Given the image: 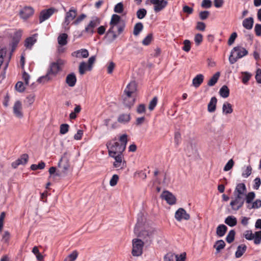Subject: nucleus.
<instances>
[{
	"instance_id": "12",
	"label": "nucleus",
	"mask_w": 261,
	"mask_h": 261,
	"mask_svg": "<svg viewBox=\"0 0 261 261\" xmlns=\"http://www.w3.org/2000/svg\"><path fill=\"white\" fill-rule=\"evenodd\" d=\"M115 159V162L113 163V166L115 168L123 169L125 166V161L123 162L122 153L115 154L114 156H111Z\"/></svg>"
},
{
	"instance_id": "57",
	"label": "nucleus",
	"mask_w": 261,
	"mask_h": 261,
	"mask_svg": "<svg viewBox=\"0 0 261 261\" xmlns=\"http://www.w3.org/2000/svg\"><path fill=\"white\" fill-rule=\"evenodd\" d=\"M15 88L20 92H23L24 90L23 83L22 82H18L15 85Z\"/></svg>"
},
{
	"instance_id": "17",
	"label": "nucleus",
	"mask_w": 261,
	"mask_h": 261,
	"mask_svg": "<svg viewBox=\"0 0 261 261\" xmlns=\"http://www.w3.org/2000/svg\"><path fill=\"white\" fill-rule=\"evenodd\" d=\"M21 102L19 100L16 101L15 102L13 106V113L16 117L18 118H21L23 116V114L21 112Z\"/></svg>"
},
{
	"instance_id": "20",
	"label": "nucleus",
	"mask_w": 261,
	"mask_h": 261,
	"mask_svg": "<svg viewBox=\"0 0 261 261\" xmlns=\"http://www.w3.org/2000/svg\"><path fill=\"white\" fill-rule=\"evenodd\" d=\"M76 82V77L74 73H71L67 75L66 78V83L70 87L75 86Z\"/></svg>"
},
{
	"instance_id": "7",
	"label": "nucleus",
	"mask_w": 261,
	"mask_h": 261,
	"mask_svg": "<svg viewBox=\"0 0 261 261\" xmlns=\"http://www.w3.org/2000/svg\"><path fill=\"white\" fill-rule=\"evenodd\" d=\"M137 90V84L135 81L130 82L126 86V88L124 90V92L125 94L127 95L128 97H129L130 100V103H127L126 101H125V103L128 105L130 106L133 103H134L135 102V98L132 96V94L134 93Z\"/></svg>"
},
{
	"instance_id": "4",
	"label": "nucleus",
	"mask_w": 261,
	"mask_h": 261,
	"mask_svg": "<svg viewBox=\"0 0 261 261\" xmlns=\"http://www.w3.org/2000/svg\"><path fill=\"white\" fill-rule=\"evenodd\" d=\"M248 54V51L244 47L237 46L232 49L231 54L229 57V61L230 64L235 63L239 59H240Z\"/></svg>"
},
{
	"instance_id": "16",
	"label": "nucleus",
	"mask_w": 261,
	"mask_h": 261,
	"mask_svg": "<svg viewBox=\"0 0 261 261\" xmlns=\"http://www.w3.org/2000/svg\"><path fill=\"white\" fill-rule=\"evenodd\" d=\"M161 196L163 199H165L170 205L174 204L176 203V199L171 192L167 191H164Z\"/></svg>"
},
{
	"instance_id": "23",
	"label": "nucleus",
	"mask_w": 261,
	"mask_h": 261,
	"mask_svg": "<svg viewBox=\"0 0 261 261\" xmlns=\"http://www.w3.org/2000/svg\"><path fill=\"white\" fill-rule=\"evenodd\" d=\"M204 80V76L202 74H199L197 75L192 81L193 85L195 88H198L202 83Z\"/></svg>"
},
{
	"instance_id": "32",
	"label": "nucleus",
	"mask_w": 261,
	"mask_h": 261,
	"mask_svg": "<svg viewBox=\"0 0 261 261\" xmlns=\"http://www.w3.org/2000/svg\"><path fill=\"white\" fill-rule=\"evenodd\" d=\"M219 94L223 98H227L229 95V90L227 86L224 85L220 89Z\"/></svg>"
},
{
	"instance_id": "33",
	"label": "nucleus",
	"mask_w": 261,
	"mask_h": 261,
	"mask_svg": "<svg viewBox=\"0 0 261 261\" xmlns=\"http://www.w3.org/2000/svg\"><path fill=\"white\" fill-rule=\"evenodd\" d=\"M220 73L219 72H217L210 79L207 83V85L209 86H213L217 82L219 77L220 76Z\"/></svg>"
},
{
	"instance_id": "39",
	"label": "nucleus",
	"mask_w": 261,
	"mask_h": 261,
	"mask_svg": "<svg viewBox=\"0 0 261 261\" xmlns=\"http://www.w3.org/2000/svg\"><path fill=\"white\" fill-rule=\"evenodd\" d=\"M153 39V35L151 33L148 34L147 36L142 40V44L144 45H148L150 44Z\"/></svg>"
},
{
	"instance_id": "25",
	"label": "nucleus",
	"mask_w": 261,
	"mask_h": 261,
	"mask_svg": "<svg viewBox=\"0 0 261 261\" xmlns=\"http://www.w3.org/2000/svg\"><path fill=\"white\" fill-rule=\"evenodd\" d=\"M36 35L33 36H31L27 38L24 41V46L27 48L31 49L33 45L37 41V39L35 38Z\"/></svg>"
},
{
	"instance_id": "35",
	"label": "nucleus",
	"mask_w": 261,
	"mask_h": 261,
	"mask_svg": "<svg viewBox=\"0 0 261 261\" xmlns=\"http://www.w3.org/2000/svg\"><path fill=\"white\" fill-rule=\"evenodd\" d=\"M225 246V243L224 241L220 240L217 241L215 245L214 248H216L217 252L218 253L221 250L223 249Z\"/></svg>"
},
{
	"instance_id": "26",
	"label": "nucleus",
	"mask_w": 261,
	"mask_h": 261,
	"mask_svg": "<svg viewBox=\"0 0 261 261\" xmlns=\"http://www.w3.org/2000/svg\"><path fill=\"white\" fill-rule=\"evenodd\" d=\"M247 247L245 244H241L239 245L235 253V256L237 258L241 257L245 252Z\"/></svg>"
},
{
	"instance_id": "64",
	"label": "nucleus",
	"mask_w": 261,
	"mask_h": 261,
	"mask_svg": "<svg viewBox=\"0 0 261 261\" xmlns=\"http://www.w3.org/2000/svg\"><path fill=\"white\" fill-rule=\"evenodd\" d=\"M255 79L257 83L261 84V69H258L256 70Z\"/></svg>"
},
{
	"instance_id": "28",
	"label": "nucleus",
	"mask_w": 261,
	"mask_h": 261,
	"mask_svg": "<svg viewBox=\"0 0 261 261\" xmlns=\"http://www.w3.org/2000/svg\"><path fill=\"white\" fill-rule=\"evenodd\" d=\"M225 223L230 227H233L237 224V220L233 216H228L225 220Z\"/></svg>"
},
{
	"instance_id": "63",
	"label": "nucleus",
	"mask_w": 261,
	"mask_h": 261,
	"mask_svg": "<svg viewBox=\"0 0 261 261\" xmlns=\"http://www.w3.org/2000/svg\"><path fill=\"white\" fill-rule=\"evenodd\" d=\"M175 256L176 261H185L186 253L184 252L180 255H175Z\"/></svg>"
},
{
	"instance_id": "3",
	"label": "nucleus",
	"mask_w": 261,
	"mask_h": 261,
	"mask_svg": "<svg viewBox=\"0 0 261 261\" xmlns=\"http://www.w3.org/2000/svg\"><path fill=\"white\" fill-rule=\"evenodd\" d=\"M64 64L65 61L60 59H58L56 62L51 63L46 75L39 77L38 81L39 82L47 81L49 80V75L56 76L59 72L62 70V66Z\"/></svg>"
},
{
	"instance_id": "19",
	"label": "nucleus",
	"mask_w": 261,
	"mask_h": 261,
	"mask_svg": "<svg viewBox=\"0 0 261 261\" xmlns=\"http://www.w3.org/2000/svg\"><path fill=\"white\" fill-rule=\"evenodd\" d=\"M130 119V113H122L119 115L117 121L120 123L125 124L129 122Z\"/></svg>"
},
{
	"instance_id": "51",
	"label": "nucleus",
	"mask_w": 261,
	"mask_h": 261,
	"mask_svg": "<svg viewBox=\"0 0 261 261\" xmlns=\"http://www.w3.org/2000/svg\"><path fill=\"white\" fill-rule=\"evenodd\" d=\"M244 237L248 240H252L254 238V234L251 230H246L244 233Z\"/></svg>"
},
{
	"instance_id": "61",
	"label": "nucleus",
	"mask_w": 261,
	"mask_h": 261,
	"mask_svg": "<svg viewBox=\"0 0 261 261\" xmlns=\"http://www.w3.org/2000/svg\"><path fill=\"white\" fill-rule=\"evenodd\" d=\"M35 100V95L34 94L29 95L27 98L25 102L28 103L29 105H31Z\"/></svg>"
},
{
	"instance_id": "48",
	"label": "nucleus",
	"mask_w": 261,
	"mask_h": 261,
	"mask_svg": "<svg viewBox=\"0 0 261 261\" xmlns=\"http://www.w3.org/2000/svg\"><path fill=\"white\" fill-rule=\"evenodd\" d=\"M10 239V233L8 231H5L2 236V241L5 243H8Z\"/></svg>"
},
{
	"instance_id": "9",
	"label": "nucleus",
	"mask_w": 261,
	"mask_h": 261,
	"mask_svg": "<svg viewBox=\"0 0 261 261\" xmlns=\"http://www.w3.org/2000/svg\"><path fill=\"white\" fill-rule=\"evenodd\" d=\"M100 23L99 19L97 17L95 18L90 21L89 23L85 27V30L82 31V33H87L92 36L95 32L94 28Z\"/></svg>"
},
{
	"instance_id": "38",
	"label": "nucleus",
	"mask_w": 261,
	"mask_h": 261,
	"mask_svg": "<svg viewBox=\"0 0 261 261\" xmlns=\"http://www.w3.org/2000/svg\"><path fill=\"white\" fill-rule=\"evenodd\" d=\"M45 164L44 162L41 161L38 165L32 164L31 166V169L32 170H36L37 169H43L45 168Z\"/></svg>"
},
{
	"instance_id": "21",
	"label": "nucleus",
	"mask_w": 261,
	"mask_h": 261,
	"mask_svg": "<svg viewBox=\"0 0 261 261\" xmlns=\"http://www.w3.org/2000/svg\"><path fill=\"white\" fill-rule=\"evenodd\" d=\"M73 56H75L76 58H87L89 56V52L86 49H81L73 52L72 54Z\"/></svg>"
},
{
	"instance_id": "27",
	"label": "nucleus",
	"mask_w": 261,
	"mask_h": 261,
	"mask_svg": "<svg viewBox=\"0 0 261 261\" xmlns=\"http://www.w3.org/2000/svg\"><path fill=\"white\" fill-rule=\"evenodd\" d=\"M227 230V227L224 224H220L218 225L216 230L217 235L220 237L224 236Z\"/></svg>"
},
{
	"instance_id": "36",
	"label": "nucleus",
	"mask_w": 261,
	"mask_h": 261,
	"mask_svg": "<svg viewBox=\"0 0 261 261\" xmlns=\"http://www.w3.org/2000/svg\"><path fill=\"white\" fill-rule=\"evenodd\" d=\"M120 20V17L117 14H113L112 16L110 22V26L115 27L117 25Z\"/></svg>"
},
{
	"instance_id": "24",
	"label": "nucleus",
	"mask_w": 261,
	"mask_h": 261,
	"mask_svg": "<svg viewBox=\"0 0 261 261\" xmlns=\"http://www.w3.org/2000/svg\"><path fill=\"white\" fill-rule=\"evenodd\" d=\"M217 102V99L216 97H213L211 98L207 106V110L209 112L212 113L215 111Z\"/></svg>"
},
{
	"instance_id": "8",
	"label": "nucleus",
	"mask_w": 261,
	"mask_h": 261,
	"mask_svg": "<svg viewBox=\"0 0 261 261\" xmlns=\"http://www.w3.org/2000/svg\"><path fill=\"white\" fill-rule=\"evenodd\" d=\"M56 12H57V10L55 8H50L47 9H44L42 10L39 14V22L40 23H42L43 21L50 18V17Z\"/></svg>"
},
{
	"instance_id": "45",
	"label": "nucleus",
	"mask_w": 261,
	"mask_h": 261,
	"mask_svg": "<svg viewBox=\"0 0 261 261\" xmlns=\"http://www.w3.org/2000/svg\"><path fill=\"white\" fill-rule=\"evenodd\" d=\"M184 46L182 47L183 50L189 52L191 49V42L189 40H185L183 42Z\"/></svg>"
},
{
	"instance_id": "40",
	"label": "nucleus",
	"mask_w": 261,
	"mask_h": 261,
	"mask_svg": "<svg viewBox=\"0 0 261 261\" xmlns=\"http://www.w3.org/2000/svg\"><path fill=\"white\" fill-rule=\"evenodd\" d=\"M235 231L234 230H231L229 231L228 234L226 237V240L227 243H232L234 239L235 236Z\"/></svg>"
},
{
	"instance_id": "50",
	"label": "nucleus",
	"mask_w": 261,
	"mask_h": 261,
	"mask_svg": "<svg viewBox=\"0 0 261 261\" xmlns=\"http://www.w3.org/2000/svg\"><path fill=\"white\" fill-rule=\"evenodd\" d=\"M251 173H252V168L250 166H247L246 169L243 171L242 175L243 177L247 178L250 175Z\"/></svg>"
},
{
	"instance_id": "52",
	"label": "nucleus",
	"mask_w": 261,
	"mask_h": 261,
	"mask_svg": "<svg viewBox=\"0 0 261 261\" xmlns=\"http://www.w3.org/2000/svg\"><path fill=\"white\" fill-rule=\"evenodd\" d=\"M63 158H61L59 162L58 166L63 169V171L65 172L69 169V165L67 162L66 164H63Z\"/></svg>"
},
{
	"instance_id": "14",
	"label": "nucleus",
	"mask_w": 261,
	"mask_h": 261,
	"mask_svg": "<svg viewBox=\"0 0 261 261\" xmlns=\"http://www.w3.org/2000/svg\"><path fill=\"white\" fill-rule=\"evenodd\" d=\"M175 218L178 221L184 219L188 220L190 218V215L182 208H179L175 214Z\"/></svg>"
},
{
	"instance_id": "55",
	"label": "nucleus",
	"mask_w": 261,
	"mask_h": 261,
	"mask_svg": "<svg viewBox=\"0 0 261 261\" xmlns=\"http://www.w3.org/2000/svg\"><path fill=\"white\" fill-rule=\"evenodd\" d=\"M234 164V162L232 159H230L228 161L227 164L225 165L224 170L225 171H228L230 170L233 167Z\"/></svg>"
},
{
	"instance_id": "31",
	"label": "nucleus",
	"mask_w": 261,
	"mask_h": 261,
	"mask_svg": "<svg viewBox=\"0 0 261 261\" xmlns=\"http://www.w3.org/2000/svg\"><path fill=\"white\" fill-rule=\"evenodd\" d=\"M21 36V31H19L17 32L15 34V36L13 37L12 39V47L15 48L18 44V42L20 41V38Z\"/></svg>"
},
{
	"instance_id": "22",
	"label": "nucleus",
	"mask_w": 261,
	"mask_h": 261,
	"mask_svg": "<svg viewBox=\"0 0 261 261\" xmlns=\"http://www.w3.org/2000/svg\"><path fill=\"white\" fill-rule=\"evenodd\" d=\"M254 23L253 18L251 17L245 18L242 22V25L244 28L251 30L253 28Z\"/></svg>"
},
{
	"instance_id": "44",
	"label": "nucleus",
	"mask_w": 261,
	"mask_h": 261,
	"mask_svg": "<svg viewBox=\"0 0 261 261\" xmlns=\"http://www.w3.org/2000/svg\"><path fill=\"white\" fill-rule=\"evenodd\" d=\"M69 125L67 124H62L60 127V133L62 135L66 134L69 130Z\"/></svg>"
},
{
	"instance_id": "43",
	"label": "nucleus",
	"mask_w": 261,
	"mask_h": 261,
	"mask_svg": "<svg viewBox=\"0 0 261 261\" xmlns=\"http://www.w3.org/2000/svg\"><path fill=\"white\" fill-rule=\"evenodd\" d=\"M253 239L255 244L258 245L261 243V231L255 232Z\"/></svg>"
},
{
	"instance_id": "42",
	"label": "nucleus",
	"mask_w": 261,
	"mask_h": 261,
	"mask_svg": "<svg viewBox=\"0 0 261 261\" xmlns=\"http://www.w3.org/2000/svg\"><path fill=\"white\" fill-rule=\"evenodd\" d=\"M86 70H88V65L85 62H82L79 66V72L83 75L85 73Z\"/></svg>"
},
{
	"instance_id": "60",
	"label": "nucleus",
	"mask_w": 261,
	"mask_h": 261,
	"mask_svg": "<svg viewBox=\"0 0 261 261\" xmlns=\"http://www.w3.org/2000/svg\"><path fill=\"white\" fill-rule=\"evenodd\" d=\"M253 189L255 190H258L261 185V180L260 178L256 177L254 180Z\"/></svg>"
},
{
	"instance_id": "18",
	"label": "nucleus",
	"mask_w": 261,
	"mask_h": 261,
	"mask_svg": "<svg viewBox=\"0 0 261 261\" xmlns=\"http://www.w3.org/2000/svg\"><path fill=\"white\" fill-rule=\"evenodd\" d=\"M114 27L111 26L106 35V37L109 42H112L114 41L118 36V35H117L114 31Z\"/></svg>"
},
{
	"instance_id": "58",
	"label": "nucleus",
	"mask_w": 261,
	"mask_h": 261,
	"mask_svg": "<svg viewBox=\"0 0 261 261\" xmlns=\"http://www.w3.org/2000/svg\"><path fill=\"white\" fill-rule=\"evenodd\" d=\"M146 108L145 105L144 104H140L139 105L137 109V112L139 114H142L145 112Z\"/></svg>"
},
{
	"instance_id": "30",
	"label": "nucleus",
	"mask_w": 261,
	"mask_h": 261,
	"mask_svg": "<svg viewBox=\"0 0 261 261\" xmlns=\"http://www.w3.org/2000/svg\"><path fill=\"white\" fill-rule=\"evenodd\" d=\"M68 35L66 33H63L60 35L58 37V43L62 45H65L67 43Z\"/></svg>"
},
{
	"instance_id": "11",
	"label": "nucleus",
	"mask_w": 261,
	"mask_h": 261,
	"mask_svg": "<svg viewBox=\"0 0 261 261\" xmlns=\"http://www.w3.org/2000/svg\"><path fill=\"white\" fill-rule=\"evenodd\" d=\"M34 13V9L30 6L24 7L19 12L20 16L21 18L27 20L32 16Z\"/></svg>"
},
{
	"instance_id": "53",
	"label": "nucleus",
	"mask_w": 261,
	"mask_h": 261,
	"mask_svg": "<svg viewBox=\"0 0 261 261\" xmlns=\"http://www.w3.org/2000/svg\"><path fill=\"white\" fill-rule=\"evenodd\" d=\"M123 11V5L122 3H118L114 7V11L116 13H121Z\"/></svg>"
},
{
	"instance_id": "46",
	"label": "nucleus",
	"mask_w": 261,
	"mask_h": 261,
	"mask_svg": "<svg viewBox=\"0 0 261 261\" xmlns=\"http://www.w3.org/2000/svg\"><path fill=\"white\" fill-rule=\"evenodd\" d=\"M158 103V97H154L153 99L150 101L148 109L150 111H152L154 110V108L156 107Z\"/></svg>"
},
{
	"instance_id": "34",
	"label": "nucleus",
	"mask_w": 261,
	"mask_h": 261,
	"mask_svg": "<svg viewBox=\"0 0 261 261\" xmlns=\"http://www.w3.org/2000/svg\"><path fill=\"white\" fill-rule=\"evenodd\" d=\"M143 29V25L142 22L137 23L134 28L133 34L135 36H138Z\"/></svg>"
},
{
	"instance_id": "56",
	"label": "nucleus",
	"mask_w": 261,
	"mask_h": 261,
	"mask_svg": "<svg viewBox=\"0 0 261 261\" xmlns=\"http://www.w3.org/2000/svg\"><path fill=\"white\" fill-rule=\"evenodd\" d=\"M237 37V33H236V32L232 33L228 39V42H227L228 44L229 45H232L233 43V42H234V40H236Z\"/></svg>"
},
{
	"instance_id": "41",
	"label": "nucleus",
	"mask_w": 261,
	"mask_h": 261,
	"mask_svg": "<svg viewBox=\"0 0 261 261\" xmlns=\"http://www.w3.org/2000/svg\"><path fill=\"white\" fill-rule=\"evenodd\" d=\"M147 14V11L145 9H139L136 13L137 17L138 19H142L144 18Z\"/></svg>"
},
{
	"instance_id": "1",
	"label": "nucleus",
	"mask_w": 261,
	"mask_h": 261,
	"mask_svg": "<svg viewBox=\"0 0 261 261\" xmlns=\"http://www.w3.org/2000/svg\"><path fill=\"white\" fill-rule=\"evenodd\" d=\"M247 188L244 183L237 185L233 192V197L231 198L230 205L233 211H238L246 202Z\"/></svg>"
},
{
	"instance_id": "29",
	"label": "nucleus",
	"mask_w": 261,
	"mask_h": 261,
	"mask_svg": "<svg viewBox=\"0 0 261 261\" xmlns=\"http://www.w3.org/2000/svg\"><path fill=\"white\" fill-rule=\"evenodd\" d=\"M222 110L225 114H231L233 112L231 104L228 102H224L223 105Z\"/></svg>"
},
{
	"instance_id": "5",
	"label": "nucleus",
	"mask_w": 261,
	"mask_h": 261,
	"mask_svg": "<svg viewBox=\"0 0 261 261\" xmlns=\"http://www.w3.org/2000/svg\"><path fill=\"white\" fill-rule=\"evenodd\" d=\"M255 197L254 192L247 193L246 198V207L249 210L257 209L261 207V200L257 199L253 202Z\"/></svg>"
},
{
	"instance_id": "54",
	"label": "nucleus",
	"mask_w": 261,
	"mask_h": 261,
	"mask_svg": "<svg viewBox=\"0 0 261 261\" xmlns=\"http://www.w3.org/2000/svg\"><path fill=\"white\" fill-rule=\"evenodd\" d=\"M86 17V15L84 14H82L79 16L75 20L72 22L73 24L77 25L79 24L82 21H83Z\"/></svg>"
},
{
	"instance_id": "62",
	"label": "nucleus",
	"mask_w": 261,
	"mask_h": 261,
	"mask_svg": "<svg viewBox=\"0 0 261 261\" xmlns=\"http://www.w3.org/2000/svg\"><path fill=\"white\" fill-rule=\"evenodd\" d=\"M255 34L257 36H261V24H256L254 27Z\"/></svg>"
},
{
	"instance_id": "13",
	"label": "nucleus",
	"mask_w": 261,
	"mask_h": 261,
	"mask_svg": "<svg viewBox=\"0 0 261 261\" xmlns=\"http://www.w3.org/2000/svg\"><path fill=\"white\" fill-rule=\"evenodd\" d=\"M29 161V155L27 153L22 154L19 158H18L17 160H16L15 162H13L11 164L12 167L15 169L19 165H25Z\"/></svg>"
},
{
	"instance_id": "59",
	"label": "nucleus",
	"mask_w": 261,
	"mask_h": 261,
	"mask_svg": "<svg viewBox=\"0 0 261 261\" xmlns=\"http://www.w3.org/2000/svg\"><path fill=\"white\" fill-rule=\"evenodd\" d=\"M212 6V2L210 0H203L201 7L204 8H210Z\"/></svg>"
},
{
	"instance_id": "6",
	"label": "nucleus",
	"mask_w": 261,
	"mask_h": 261,
	"mask_svg": "<svg viewBox=\"0 0 261 261\" xmlns=\"http://www.w3.org/2000/svg\"><path fill=\"white\" fill-rule=\"evenodd\" d=\"M144 242L140 239H134L133 240L132 255L134 256H139L143 253Z\"/></svg>"
},
{
	"instance_id": "2",
	"label": "nucleus",
	"mask_w": 261,
	"mask_h": 261,
	"mask_svg": "<svg viewBox=\"0 0 261 261\" xmlns=\"http://www.w3.org/2000/svg\"><path fill=\"white\" fill-rule=\"evenodd\" d=\"M120 143L115 140L109 141L107 144L110 156H114L115 154L122 153L125 150L127 142V135L123 134L119 138Z\"/></svg>"
},
{
	"instance_id": "15",
	"label": "nucleus",
	"mask_w": 261,
	"mask_h": 261,
	"mask_svg": "<svg viewBox=\"0 0 261 261\" xmlns=\"http://www.w3.org/2000/svg\"><path fill=\"white\" fill-rule=\"evenodd\" d=\"M77 15V10L72 7L68 12L66 13L64 23L68 25L71 20H73Z\"/></svg>"
},
{
	"instance_id": "47",
	"label": "nucleus",
	"mask_w": 261,
	"mask_h": 261,
	"mask_svg": "<svg viewBox=\"0 0 261 261\" xmlns=\"http://www.w3.org/2000/svg\"><path fill=\"white\" fill-rule=\"evenodd\" d=\"M119 176L117 174H114L112 176L110 180V185L112 187L116 186L118 181Z\"/></svg>"
},
{
	"instance_id": "37",
	"label": "nucleus",
	"mask_w": 261,
	"mask_h": 261,
	"mask_svg": "<svg viewBox=\"0 0 261 261\" xmlns=\"http://www.w3.org/2000/svg\"><path fill=\"white\" fill-rule=\"evenodd\" d=\"M242 82L244 84H247L251 77V74L248 72H242Z\"/></svg>"
},
{
	"instance_id": "10",
	"label": "nucleus",
	"mask_w": 261,
	"mask_h": 261,
	"mask_svg": "<svg viewBox=\"0 0 261 261\" xmlns=\"http://www.w3.org/2000/svg\"><path fill=\"white\" fill-rule=\"evenodd\" d=\"M150 3L154 5V11L159 12L163 10L167 5V2L165 0H149Z\"/></svg>"
},
{
	"instance_id": "49",
	"label": "nucleus",
	"mask_w": 261,
	"mask_h": 261,
	"mask_svg": "<svg viewBox=\"0 0 261 261\" xmlns=\"http://www.w3.org/2000/svg\"><path fill=\"white\" fill-rule=\"evenodd\" d=\"M203 40V36L201 34H197L194 37V41L196 45H199Z\"/></svg>"
}]
</instances>
